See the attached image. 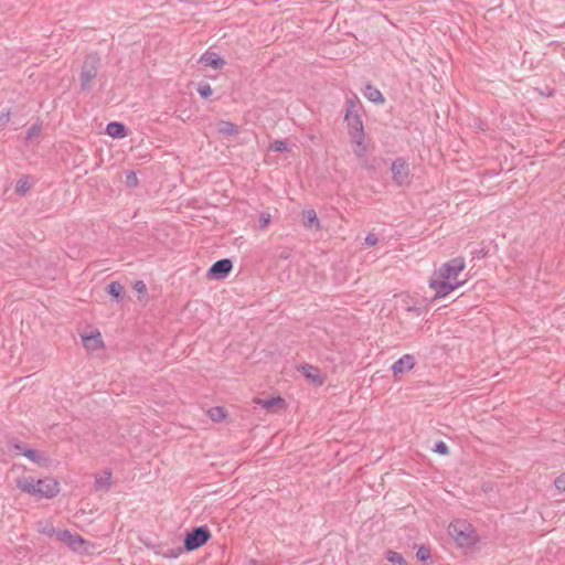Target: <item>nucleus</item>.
Returning <instances> with one entry per match:
<instances>
[{
	"instance_id": "nucleus-1",
	"label": "nucleus",
	"mask_w": 565,
	"mask_h": 565,
	"mask_svg": "<svg viewBox=\"0 0 565 565\" xmlns=\"http://www.w3.org/2000/svg\"><path fill=\"white\" fill-rule=\"evenodd\" d=\"M448 532L459 547H471L479 540L472 525L465 520L451 522Z\"/></svg>"
},
{
	"instance_id": "nucleus-2",
	"label": "nucleus",
	"mask_w": 565,
	"mask_h": 565,
	"mask_svg": "<svg viewBox=\"0 0 565 565\" xmlns=\"http://www.w3.org/2000/svg\"><path fill=\"white\" fill-rule=\"evenodd\" d=\"M348 107L344 115V120L348 125L349 136L354 145H360L364 141V127L361 116L355 110V103L352 99L347 102Z\"/></svg>"
},
{
	"instance_id": "nucleus-3",
	"label": "nucleus",
	"mask_w": 565,
	"mask_h": 565,
	"mask_svg": "<svg viewBox=\"0 0 565 565\" xmlns=\"http://www.w3.org/2000/svg\"><path fill=\"white\" fill-rule=\"evenodd\" d=\"M100 65L102 60L97 53H89L86 55L79 74L82 90H90L93 88L94 79L98 74Z\"/></svg>"
},
{
	"instance_id": "nucleus-4",
	"label": "nucleus",
	"mask_w": 565,
	"mask_h": 565,
	"mask_svg": "<svg viewBox=\"0 0 565 565\" xmlns=\"http://www.w3.org/2000/svg\"><path fill=\"white\" fill-rule=\"evenodd\" d=\"M210 537L211 532L206 526H196L186 533L183 548L188 552L195 551L203 546Z\"/></svg>"
},
{
	"instance_id": "nucleus-5",
	"label": "nucleus",
	"mask_w": 565,
	"mask_h": 565,
	"mask_svg": "<svg viewBox=\"0 0 565 565\" xmlns=\"http://www.w3.org/2000/svg\"><path fill=\"white\" fill-rule=\"evenodd\" d=\"M465 258L455 257L449 262L443 264L440 268L435 273V276H438L439 278L443 279L457 281L458 275L465 269Z\"/></svg>"
},
{
	"instance_id": "nucleus-6",
	"label": "nucleus",
	"mask_w": 565,
	"mask_h": 565,
	"mask_svg": "<svg viewBox=\"0 0 565 565\" xmlns=\"http://www.w3.org/2000/svg\"><path fill=\"white\" fill-rule=\"evenodd\" d=\"M463 281H455L439 278L435 276L429 280V287L435 290V298H443L449 295L451 291L462 286Z\"/></svg>"
},
{
	"instance_id": "nucleus-7",
	"label": "nucleus",
	"mask_w": 565,
	"mask_h": 565,
	"mask_svg": "<svg viewBox=\"0 0 565 565\" xmlns=\"http://www.w3.org/2000/svg\"><path fill=\"white\" fill-rule=\"evenodd\" d=\"M393 181L398 185H405L409 182V166L403 158H397L391 167Z\"/></svg>"
},
{
	"instance_id": "nucleus-8",
	"label": "nucleus",
	"mask_w": 565,
	"mask_h": 565,
	"mask_svg": "<svg viewBox=\"0 0 565 565\" xmlns=\"http://www.w3.org/2000/svg\"><path fill=\"white\" fill-rule=\"evenodd\" d=\"M57 537L60 541L65 543L72 551L74 552H86L84 546L87 542L78 534H73L68 530H63L57 533Z\"/></svg>"
},
{
	"instance_id": "nucleus-9",
	"label": "nucleus",
	"mask_w": 565,
	"mask_h": 565,
	"mask_svg": "<svg viewBox=\"0 0 565 565\" xmlns=\"http://www.w3.org/2000/svg\"><path fill=\"white\" fill-rule=\"evenodd\" d=\"M233 268V263L228 258L216 260L207 270V278L210 279H224L228 276Z\"/></svg>"
},
{
	"instance_id": "nucleus-10",
	"label": "nucleus",
	"mask_w": 565,
	"mask_h": 565,
	"mask_svg": "<svg viewBox=\"0 0 565 565\" xmlns=\"http://www.w3.org/2000/svg\"><path fill=\"white\" fill-rule=\"evenodd\" d=\"M60 491L58 482L52 478L36 480V495L41 498H53Z\"/></svg>"
},
{
	"instance_id": "nucleus-11",
	"label": "nucleus",
	"mask_w": 565,
	"mask_h": 565,
	"mask_svg": "<svg viewBox=\"0 0 565 565\" xmlns=\"http://www.w3.org/2000/svg\"><path fill=\"white\" fill-rule=\"evenodd\" d=\"M415 365V358L412 354H404L396 362L393 363L391 370L393 372L394 377H397L399 374H403L409 370H412Z\"/></svg>"
},
{
	"instance_id": "nucleus-12",
	"label": "nucleus",
	"mask_w": 565,
	"mask_h": 565,
	"mask_svg": "<svg viewBox=\"0 0 565 565\" xmlns=\"http://www.w3.org/2000/svg\"><path fill=\"white\" fill-rule=\"evenodd\" d=\"M301 374L312 383L317 385H322L324 383V376L321 374L320 370L310 364H302L298 369Z\"/></svg>"
},
{
	"instance_id": "nucleus-13",
	"label": "nucleus",
	"mask_w": 565,
	"mask_h": 565,
	"mask_svg": "<svg viewBox=\"0 0 565 565\" xmlns=\"http://www.w3.org/2000/svg\"><path fill=\"white\" fill-rule=\"evenodd\" d=\"M199 62L202 65L214 70H220L225 65V61L222 57H220L215 52L210 51L202 54Z\"/></svg>"
},
{
	"instance_id": "nucleus-14",
	"label": "nucleus",
	"mask_w": 565,
	"mask_h": 565,
	"mask_svg": "<svg viewBox=\"0 0 565 565\" xmlns=\"http://www.w3.org/2000/svg\"><path fill=\"white\" fill-rule=\"evenodd\" d=\"M14 448L19 449L22 451V454L29 458L31 461L40 465V466H43L46 463L47 461V458L40 451L35 450V449H31V448H23L21 445L19 444H14Z\"/></svg>"
},
{
	"instance_id": "nucleus-15",
	"label": "nucleus",
	"mask_w": 565,
	"mask_h": 565,
	"mask_svg": "<svg viewBox=\"0 0 565 565\" xmlns=\"http://www.w3.org/2000/svg\"><path fill=\"white\" fill-rule=\"evenodd\" d=\"M106 134L113 138H125L128 135L127 127L119 121H110L106 126Z\"/></svg>"
},
{
	"instance_id": "nucleus-16",
	"label": "nucleus",
	"mask_w": 565,
	"mask_h": 565,
	"mask_svg": "<svg viewBox=\"0 0 565 565\" xmlns=\"http://www.w3.org/2000/svg\"><path fill=\"white\" fill-rule=\"evenodd\" d=\"M363 95L366 99L374 104H383L385 102L382 93L371 84H367L364 87Z\"/></svg>"
},
{
	"instance_id": "nucleus-17",
	"label": "nucleus",
	"mask_w": 565,
	"mask_h": 565,
	"mask_svg": "<svg viewBox=\"0 0 565 565\" xmlns=\"http://www.w3.org/2000/svg\"><path fill=\"white\" fill-rule=\"evenodd\" d=\"M17 487L25 493L36 495V480L33 478L28 477L18 479Z\"/></svg>"
},
{
	"instance_id": "nucleus-18",
	"label": "nucleus",
	"mask_w": 565,
	"mask_h": 565,
	"mask_svg": "<svg viewBox=\"0 0 565 565\" xmlns=\"http://www.w3.org/2000/svg\"><path fill=\"white\" fill-rule=\"evenodd\" d=\"M111 484V472L109 470H105L102 475L95 477V488L96 490H109Z\"/></svg>"
},
{
	"instance_id": "nucleus-19",
	"label": "nucleus",
	"mask_w": 565,
	"mask_h": 565,
	"mask_svg": "<svg viewBox=\"0 0 565 565\" xmlns=\"http://www.w3.org/2000/svg\"><path fill=\"white\" fill-rule=\"evenodd\" d=\"M302 220H303V225L306 227H319L320 224H319V220L317 217V213L313 209H307V210H303L302 211Z\"/></svg>"
},
{
	"instance_id": "nucleus-20",
	"label": "nucleus",
	"mask_w": 565,
	"mask_h": 565,
	"mask_svg": "<svg viewBox=\"0 0 565 565\" xmlns=\"http://www.w3.org/2000/svg\"><path fill=\"white\" fill-rule=\"evenodd\" d=\"M256 403L267 411H271L277 406L282 407L285 405V401L280 396L267 399H257Z\"/></svg>"
},
{
	"instance_id": "nucleus-21",
	"label": "nucleus",
	"mask_w": 565,
	"mask_h": 565,
	"mask_svg": "<svg viewBox=\"0 0 565 565\" xmlns=\"http://www.w3.org/2000/svg\"><path fill=\"white\" fill-rule=\"evenodd\" d=\"M107 292L117 301L121 300L125 295V288L119 281H111L107 286Z\"/></svg>"
},
{
	"instance_id": "nucleus-22",
	"label": "nucleus",
	"mask_w": 565,
	"mask_h": 565,
	"mask_svg": "<svg viewBox=\"0 0 565 565\" xmlns=\"http://www.w3.org/2000/svg\"><path fill=\"white\" fill-rule=\"evenodd\" d=\"M218 132L225 136H235L238 134V127L230 121L221 120L218 122Z\"/></svg>"
},
{
	"instance_id": "nucleus-23",
	"label": "nucleus",
	"mask_w": 565,
	"mask_h": 565,
	"mask_svg": "<svg viewBox=\"0 0 565 565\" xmlns=\"http://www.w3.org/2000/svg\"><path fill=\"white\" fill-rule=\"evenodd\" d=\"M184 548L177 546V547H168V548H161L157 551V554L166 557V558H177L180 556V554L183 552Z\"/></svg>"
},
{
	"instance_id": "nucleus-24",
	"label": "nucleus",
	"mask_w": 565,
	"mask_h": 565,
	"mask_svg": "<svg viewBox=\"0 0 565 565\" xmlns=\"http://www.w3.org/2000/svg\"><path fill=\"white\" fill-rule=\"evenodd\" d=\"M386 559L392 565H407V562L405 561L403 555L401 553L395 552V551H391V550L387 551L386 552Z\"/></svg>"
},
{
	"instance_id": "nucleus-25",
	"label": "nucleus",
	"mask_w": 565,
	"mask_h": 565,
	"mask_svg": "<svg viewBox=\"0 0 565 565\" xmlns=\"http://www.w3.org/2000/svg\"><path fill=\"white\" fill-rule=\"evenodd\" d=\"M209 416L213 422H221L225 418V411L223 407L215 406L209 409Z\"/></svg>"
},
{
	"instance_id": "nucleus-26",
	"label": "nucleus",
	"mask_w": 565,
	"mask_h": 565,
	"mask_svg": "<svg viewBox=\"0 0 565 565\" xmlns=\"http://www.w3.org/2000/svg\"><path fill=\"white\" fill-rule=\"evenodd\" d=\"M84 342L87 348L93 350L99 348L103 344L99 333H97L96 335L84 338Z\"/></svg>"
},
{
	"instance_id": "nucleus-27",
	"label": "nucleus",
	"mask_w": 565,
	"mask_h": 565,
	"mask_svg": "<svg viewBox=\"0 0 565 565\" xmlns=\"http://www.w3.org/2000/svg\"><path fill=\"white\" fill-rule=\"evenodd\" d=\"M416 557L420 562H426L430 558V550L424 545L419 546L416 552Z\"/></svg>"
},
{
	"instance_id": "nucleus-28",
	"label": "nucleus",
	"mask_w": 565,
	"mask_h": 565,
	"mask_svg": "<svg viewBox=\"0 0 565 565\" xmlns=\"http://www.w3.org/2000/svg\"><path fill=\"white\" fill-rule=\"evenodd\" d=\"M269 149L276 152H282L288 150V145L285 140H275L270 143Z\"/></svg>"
},
{
	"instance_id": "nucleus-29",
	"label": "nucleus",
	"mask_w": 565,
	"mask_h": 565,
	"mask_svg": "<svg viewBox=\"0 0 565 565\" xmlns=\"http://www.w3.org/2000/svg\"><path fill=\"white\" fill-rule=\"evenodd\" d=\"M30 189V183L26 179H20L18 182H17V185H15V192L23 195L25 194Z\"/></svg>"
},
{
	"instance_id": "nucleus-30",
	"label": "nucleus",
	"mask_w": 565,
	"mask_h": 565,
	"mask_svg": "<svg viewBox=\"0 0 565 565\" xmlns=\"http://www.w3.org/2000/svg\"><path fill=\"white\" fill-rule=\"evenodd\" d=\"M42 126L40 124L32 125L26 131V139L31 140L38 137L41 132Z\"/></svg>"
},
{
	"instance_id": "nucleus-31",
	"label": "nucleus",
	"mask_w": 565,
	"mask_h": 565,
	"mask_svg": "<svg viewBox=\"0 0 565 565\" xmlns=\"http://www.w3.org/2000/svg\"><path fill=\"white\" fill-rule=\"evenodd\" d=\"M433 450L441 456H447L449 454L448 446L441 440L435 444Z\"/></svg>"
},
{
	"instance_id": "nucleus-32",
	"label": "nucleus",
	"mask_w": 565,
	"mask_h": 565,
	"mask_svg": "<svg viewBox=\"0 0 565 565\" xmlns=\"http://www.w3.org/2000/svg\"><path fill=\"white\" fill-rule=\"evenodd\" d=\"M198 93L200 94L201 97L209 98L212 95L213 90L210 84H200L198 87Z\"/></svg>"
},
{
	"instance_id": "nucleus-33",
	"label": "nucleus",
	"mask_w": 565,
	"mask_h": 565,
	"mask_svg": "<svg viewBox=\"0 0 565 565\" xmlns=\"http://www.w3.org/2000/svg\"><path fill=\"white\" fill-rule=\"evenodd\" d=\"M126 184L130 188H135L138 185V178L136 172L129 171L126 175Z\"/></svg>"
},
{
	"instance_id": "nucleus-34",
	"label": "nucleus",
	"mask_w": 565,
	"mask_h": 565,
	"mask_svg": "<svg viewBox=\"0 0 565 565\" xmlns=\"http://www.w3.org/2000/svg\"><path fill=\"white\" fill-rule=\"evenodd\" d=\"M554 486L559 492H565V473L559 475L555 479Z\"/></svg>"
},
{
	"instance_id": "nucleus-35",
	"label": "nucleus",
	"mask_w": 565,
	"mask_h": 565,
	"mask_svg": "<svg viewBox=\"0 0 565 565\" xmlns=\"http://www.w3.org/2000/svg\"><path fill=\"white\" fill-rule=\"evenodd\" d=\"M356 147L354 148V154L358 157V158H364L366 156V147L363 145V142H361L360 145H355Z\"/></svg>"
},
{
	"instance_id": "nucleus-36",
	"label": "nucleus",
	"mask_w": 565,
	"mask_h": 565,
	"mask_svg": "<svg viewBox=\"0 0 565 565\" xmlns=\"http://www.w3.org/2000/svg\"><path fill=\"white\" fill-rule=\"evenodd\" d=\"M270 222V214L268 213H263L259 217V228L260 230H264L268 226Z\"/></svg>"
},
{
	"instance_id": "nucleus-37",
	"label": "nucleus",
	"mask_w": 565,
	"mask_h": 565,
	"mask_svg": "<svg viewBox=\"0 0 565 565\" xmlns=\"http://www.w3.org/2000/svg\"><path fill=\"white\" fill-rule=\"evenodd\" d=\"M134 289H135L139 295H145V294L147 292L146 284H145L142 280H137V281L134 284Z\"/></svg>"
},
{
	"instance_id": "nucleus-38",
	"label": "nucleus",
	"mask_w": 565,
	"mask_h": 565,
	"mask_svg": "<svg viewBox=\"0 0 565 565\" xmlns=\"http://www.w3.org/2000/svg\"><path fill=\"white\" fill-rule=\"evenodd\" d=\"M9 121H10V111L9 110L1 111L0 113V127L7 126Z\"/></svg>"
},
{
	"instance_id": "nucleus-39",
	"label": "nucleus",
	"mask_w": 565,
	"mask_h": 565,
	"mask_svg": "<svg viewBox=\"0 0 565 565\" xmlns=\"http://www.w3.org/2000/svg\"><path fill=\"white\" fill-rule=\"evenodd\" d=\"M377 242H379V238H377V236L375 234L370 233L365 237V244L367 246H374V245L377 244Z\"/></svg>"
}]
</instances>
